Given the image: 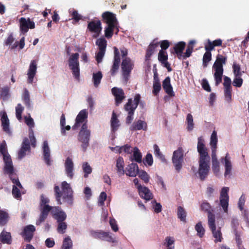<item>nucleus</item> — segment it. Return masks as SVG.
Returning <instances> with one entry per match:
<instances>
[{"label":"nucleus","instance_id":"1","mask_svg":"<svg viewBox=\"0 0 249 249\" xmlns=\"http://www.w3.org/2000/svg\"><path fill=\"white\" fill-rule=\"evenodd\" d=\"M197 151L199 154V167L196 175L201 180H204L209 172L210 158L205 144L204 139L202 136L197 138Z\"/></svg>","mask_w":249,"mask_h":249},{"label":"nucleus","instance_id":"2","mask_svg":"<svg viewBox=\"0 0 249 249\" xmlns=\"http://www.w3.org/2000/svg\"><path fill=\"white\" fill-rule=\"evenodd\" d=\"M0 152L3 156L4 174L8 176L10 179L18 178L16 169L14 167L10 155L7 152L5 142L0 144Z\"/></svg>","mask_w":249,"mask_h":249},{"label":"nucleus","instance_id":"3","mask_svg":"<svg viewBox=\"0 0 249 249\" xmlns=\"http://www.w3.org/2000/svg\"><path fill=\"white\" fill-rule=\"evenodd\" d=\"M103 18L107 26L105 29V36L110 38L113 35V30L116 29V33L118 32V23L114 14L109 12H106L103 14Z\"/></svg>","mask_w":249,"mask_h":249},{"label":"nucleus","instance_id":"4","mask_svg":"<svg viewBox=\"0 0 249 249\" xmlns=\"http://www.w3.org/2000/svg\"><path fill=\"white\" fill-rule=\"evenodd\" d=\"M62 192L58 186H55L54 192L56 200L58 204H61L60 198L62 197L65 199L70 200L72 198L73 191L70 184L64 181L61 183Z\"/></svg>","mask_w":249,"mask_h":249},{"label":"nucleus","instance_id":"5","mask_svg":"<svg viewBox=\"0 0 249 249\" xmlns=\"http://www.w3.org/2000/svg\"><path fill=\"white\" fill-rule=\"evenodd\" d=\"M226 60V58L225 56L218 54L213 64V68L215 71L214 77L216 85H218L222 81L223 73V64L225 63Z\"/></svg>","mask_w":249,"mask_h":249},{"label":"nucleus","instance_id":"6","mask_svg":"<svg viewBox=\"0 0 249 249\" xmlns=\"http://www.w3.org/2000/svg\"><path fill=\"white\" fill-rule=\"evenodd\" d=\"M79 54L78 53H71L68 59V66L73 76L77 80H79L80 67L79 62Z\"/></svg>","mask_w":249,"mask_h":249},{"label":"nucleus","instance_id":"7","mask_svg":"<svg viewBox=\"0 0 249 249\" xmlns=\"http://www.w3.org/2000/svg\"><path fill=\"white\" fill-rule=\"evenodd\" d=\"M49 202V198L45 195H42L41 196L40 206L41 213L38 219L36 220V225H39L43 222L46 218L49 212L52 210V207L48 205Z\"/></svg>","mask_w":249,"mask_h":249},{"label":"nucleus","instance_id":"8","mask_svg":"<svg viewBox=\"0 0 249 249\" xmlns=\"http://www.w3.org/2000/svg\"><path fill=\"white\" fill-rule=\"evenodd\" d=\"M208 226L212 231L215 243L220 242L223 239L220 227H216L215 224V217L213 214L209 213L208 215Z\"/></svg>","mask_w":249,"mask_h":249},{"label":"nucleus","instance_id":"9","mask_svg":"<svg viewBox=\"0 0 249 249\" xmlns=\"http://www.w3.org/2000/svg\"><path fill=\"white\" fill-rule=\"evenodd\" d=\"M184 151L181 147L178 148L173 154L172 162L177 171L179 172L183 163Z\"/></svg>","mask_w":249,"mask_h":249},{"label":"nucleus","instance_id":"10","mask_svg":"<svg viewBox=\"0 0 249 249\" xmlns=\"http://www.w3.org/2000/svg\"><path fill=\"white\" fill-rule=\"evenodd\" d=\"M89 136L90 131L88 129L87 124H84L82 126L78 136V140L82 143L81 146L84 150H85L89 145Z\"/></svg>","mask_w":249,"mask_h":249},{"label":"nucleus","instance_id":"11","mask_svg":"<svg viewBox=\"0 0 249 249\" xmlns=\"http://www.w3.org/2000/svg\"><path fill=\"white\" fill-rule=\"evenodd\" d=\"M220 163L223 165L225 169L224 175L225 177L231 174L232 169V163L231 158L229 153H227L224 157H221Z\"/></svg>","mask_w":249,"mask_h":249},{"label":"nucleus","instance_id":"12","mask_svg":"<svg viewBox=\"0 0 249 249\" xmlns=\"http://www.w3.org/2000/svg\"><path fill=\"white\" fill-rule=\"evenodd\" d=\"M229 188L224 187L222 188L220 196V204L225 213L228 212V207L229 205V196L228 193Z\"/></svg>","mask_w":249,"mask_h":249},{"label":"nucleus","instance_id":"13","mask_svg":"<svg viewBox=\"0 0 249 249\" xmlns=\"http://www.w3.org/2000/svg\"><path fill=\"white\" fill-rule=\"evenodd\" d=\"M10 180L13 183L12 192V195L15 198L18 199L20 197L21 193H24L23 188L21 185L18 177Z\"/></svg>","mask_w":249,"mask_h":249},{"label":"nucleus","instance_id":"14","mask_svg":"<svg viewBox=\"0 0 249 249\" xmlns=\"http://www.w3.org/2000/svg\"><path fill=\"white\" fill-rule=\"evenodd\" d=\"M19 27L21 32L25 34L28 32L29 28H35V24L29 18H21L19 19Z\"/></svg>","mask_w":249,"mask_h":249},{"label":"nucleus","instance_id":"15","mask_svg":"<svg viewBox=\"0 0 249 249\" xmlns=\"http://www.w3.org/2000/svg\"><path fill=\"white\" fill-rule=\"evenodd\" d=\"M88 28L93 34V37H97L102 30L101 23L99 20L91 21L89 23Z\"/></svg>","mask_w":249,"mask_h":249},{"label":"nucleus","instance_id":"16","mask_svg":"<svg viewBox=\"0 0 249 249\" xmlns=\"http://www.w3.org/2000/svg\"><path fill=\"white\" fill-rule=\"evenodd\" d=\"M231 79L225 76L224 78V95L225 100L230 102L231 100Z\"/></svg>","mask_w":249,"mask_h":249},{"label":"nucleus","instance_id":"17","mask_svg":"<svg viewBox=\"0 0 249 249\" xmlns=\"http://www.w3.org/2000/svg\"><path fill=\"white\" fill-rule=\"evenodd\" d=\"M25 123L29 127V137L31 143L34 147L36 145V139L34 135L33 128L34 127L35 123L34 120L31 116H26L24 118Z\"/></svg>","mask_w":249,"mask_h":249},{"label":"nucleus","instance_id":"18","mask_svg":"<svg viewBox=\"0 0 249 249\" xmlns=\"http://www.w3.org/2000/svg\"><path fill=\"white\" fill-rule=\"evenodd\" d=\"M37 72V63L35 60H32L27 71V82L29 84L33 83L34 77Z\"/></svg>","mask_w":249,"mask_h":249},{"label":"nucleus","instance_id":"19","mask_svg":"<svg viewBox=\"0 0 249 249\" xmlns=\"http://www.w3.org/2000/svg\"><path fill=\"white\" fill-rule=\"evenodd\" d=\"M65 172L67 176L70 179H72L74 174V163L72 160L67 158L64 163Z\"/></svg>","mask_w":249,"mask_h":249},{"label":"nucleus","instance_id":"20","mask_svg":"<svg viewBox=\"0 0 249 249\" xmlns=\"http://www.w3.org/2000/svg\"><path fill=\"white\" fill-rule=\"evenodd\" d=\"M87 117L88 112L86 109H83L80 111L76 118L75 123L72 126V128L73 129H76L81 125H82L84 124H86L85 122L86 121Z\"/></svg>","mask_w":249,"mask_h":249},{"label":"nucleus","instance_id":"21","mask_svg":"<svg viewBox=\"0 0 249 249\" xmlns=\"http://www.w3.org/2000/svg\"><path fill=\"white\" fill-rule=\"evenodd\" d=\"M140 100V96L139 95H135L134 100H132L131 99H129L127 103L125 106V110L127 111L128 113H130V112H134L139 104Z\"/></svg>","mask_w":249,"mask_h":249},{"label":"nucleus","instance_id":"22","mask_svg":"<svg viewBox=\"0 0 249 249\" xmlns=\"http://www.w3.org/2000/svg\"><path fill=\"white\" fill-rule=\"evenodd\" d=\"M51 213L53 217L57 220V222L63 221L67 217L65 213L62 211L59 207H52Z\"/></svg>","mask_w":249,"mask_h":249},{"label":"nucleus","instance_id":"23","mask_svg":"<svg viewBox=\"0 0 249 249\" xmlns=\"http://www.w3.org/2000/svg\"><path fill=\"white\" fill-rule=\"evenodd\" d=\"M133 63L129 58H125L123 60L122 69L123 75L125 78L129 74L133 67Z\"/></svg>","mask_w":249,"mask_h":249},{"label":"nucleus","instance_id":"24","mask_svg":"<svg viewBox=\"0 0 249 249\" xmlns=\"http://www.w3.org/2000/svg\"><path fill=\"white\" fill-rule=\"evenodd\" d=\"M158 60L161 63L162 65L165 67L169 71H172L170 65L167 61L168 55L166 51L161 50L158 54Z\"/></svg>","mask_w":249,"mask_h":249},{"label":"nucleus","instance_id":"25","mask_svg":"<svg viewBox=\"0 0 249 249\" xmlns=\"http://www.w3.org/2000/svg\"><path fill=\"white\" fill-rule=\"evenodd\" d=\"M1 117V125L3 130L8 134H11V132L9 127V120L8 118L7 114L5 111H2L0 112Z\"/></svg>","mask_w":249,"mask_h":249},{"label":"nucleus","instance_id":"26","mask_svg":"<svg viewBox=\"0 0 249 249\" xmlns=\"http://www.w3.org/2000/svg\"><path fill=\"white\" fill-rule=\"evenodd\" d=\"M140 188L138 190L139 194L142 198H144L146 201L150 200L153 198V195L150 190L146 187L142 186L140 187Z\"/></svg>","mask_w":249,"mask_h":249},{"label":"nucleus","instance_id":"27","mask_svg":"<svg viewBox=\"0 0 249 249\" xmlns=\"http://www.w3.org/2000/svg\"><path fill=\"white\" fill-rule=\"evenodd\" d=\"M43 159L48 165H51L52 160L50 159V151L48 142L45 141L43 144Z\"/></svg>","mask_w":249,"mask_h":249},{"label":"nucleus","instance_id":"28","mask_svg":"<svg viewBox=\"0 0 249 249\" xmlns=\"http://www.w3.org/2000/svg\"><path fill=\"white\" fill-rule=\"evenodd\" d=\"M30 142L28 138H25L22 144V146L18 152V157L20 159L23 158L30 150Z\"/></svg>","mask_w":249,"mask_h":249},{"label":"nucleus","instance_id":"29","mask_svg":"<svg viewBox=\"0 0 249 249\" xmlns=\"http://www.w3.org/2000/svg\"><path fill=\"white\" fill-rule=\"evenodd\" d=\"M139 171L138 165L136 163H132L126 167L125 174L128 176L135 177Z\"/></svg>","mask_w":249,"mask_h":249},{"label":"nucleus","instance_id":"30","mask_svg":"<svg viewBox=\"0 0 249 249\" xmlns=\"http://www.w3.org/2000/svg\"><path fill=\"white\" fill-rule=\"evenodd\" d=\"M212 170L213 173L218 176L220 172V162L218 160L216 153H212Z\"/></svg>","mask_w":249,"mask_h":249},{"label":"nucleus","instance_id":"31","mask_svg":"<svg viewBox=\"0 0 249 249\" xmlns=\"http://www.w3.org/2000/svg\"><path fill=\"white\" fill-rule=\"evenodd\" d=\"M130 130L136 131L147 129V124L145 122L141 120H139L137 122H134L129 128Z\"/></svg>","mask_w":249,"mask_h":249},{"label":"nucleus","instance_id":"32","mask_svg":"<svg viewBox=\"0 0 249 249\" xmlns=\"http://www.w3.org/2000/svg\"><path fill=\"white\" fill-rule=\"evenodd\" d=\"M162 87L165 92L170 96H174L175 94L170 83V78L167 77L163 81Z\"/></svg>","mask_w":249,"mask_h":249},{"label":"nucleus","instance_id":"33","mask_svg":"<svg viewBox=\"0 0 249 249\" xmlns=\"http://www.w3.org/2000/svg\"><path fill=\"white\" fill-rule=\"evenodd\" d=\"M114 62L111 70L112 74H113L118 70L120 62V53L118 49L116 47L114 48Z\"/></svg>","mask_w":249,"mask_h":249},{"label":"nucleus","instance_id":"34","mask_svg":"<svg viewBox=\"0 0 249 249\" xmlns=\"http://www.w3.org/2000/svg\"><path fill=\"white\" fill-rule=\"evenodd\" d=\"M112 92L115 97L116 104L118 105L124 98V92L121 89L113 88L112 89Z\"/></svg>","mask_w":249,"mask_h":249},{"label":"nucleus","instance_id":"35","mask_svg":"<svg viewBox=\"0 0 249 249\" xmlns=\"http://www.w3.org/2000/svg\"><path fill=\"white\" fill-rule=\"evenodd\" d=\"M124 162L122 157H119L116 160V169L118 175L120 176L124 174Z\"/></svg>","mask_w":249,"mask_h":249},{"label":"nucleus","instance_id":"36","mask_svg":"<svg viewBox=\"0 0 249 249\" xmlns=\"http://www.w3.org/2000/svg\"><path fill=\"white\" fill-rule=\"evenodd\" d=\"M35 230V227L32 225H29L25 227L23 234L25 239L30 241L33 236V233Z\"/></svg>","mask_w":249,"mask_h":249},{"label":"nucleus","instance_id":"37","mask_svg":"<svg viewBox=\"0 0 249 249\" xmlns=\"http://www.w3.org/2000/svg\"><path fill=\"white\" fill-rule=\"evenodd\" d=\"M217 142V133L215 131H213L211 136L210 142L212 153H216Z\"/></svg>","mask_w":249,"mask_h":249},{"label":"nucleus","instance_id":"38","mask_svg":"<svg viewBox=\"0 0 249 249\" xmlns=\"http://www.w3.org/2000/svg\"><path fill=\"white\" fill-rule=\"evenodd\" d=\"M132 155L131 157V160H134L138 163H140L142 160V154L139 149L135 147L133 148Z\"/></svg>","mask_w":249,"mask_h":249},{"label":"nucleus","instance_id":"39","mask_svg":"<svg viewBox=\"0 0 249 249\" xmlns=\"http://www.w3.org/2000/svg\"><path fill=\"white\" fill-rule=\"evenodd\" d=\"M0 241L4 244H11V236L10 233L3 231L0 234Z\"/></svg>","mask_w":249,"mask_h":249},{"label":"nucleus","instance_id":"40","mask_svg":"<svg viewBox=\"0 0 249 249\" xmlns=\"http://www.w3.org/2000/svg\"><path fill=\"white\" fill-rule=\"evenodd\" d=\"M185 43L184 42H180L176 44L174 47L176 53L179 59H181L183 56L182 51L184 49Z\"/></svg>","mask_w":249,"mask_h":249},{"label":"nucleus","instance_id":"41","mask_svg":"<svg viewBox=\"0 0 249 249\" xmlns=\"http://www.w3.org/2000/svg\"><path fill=\"white\" fill-rule=\"evenodd\" d=\"M82 169L83 172V176L87 178L92 173V169L88 162H84L82 164Z\"/></svg>","mask_w":249,"mask_h":249},{"label":"nucleus","instance_id":"42","mask_svg":"<svg viewBox=\"0 0 249 249\" xmlns=\"http://www.w3.org/2000/svg\"><path fill=\"white\" fill-rule=\"evenodd\" d=\"M111 127L113 131L117 130L120 126V122L116 114L113 112L110 120Z\"/></svg>","mask_w":249,"mask_h":249},{"label":"nucleus","instance_id":"43","mask_svg":"<svg viewBox=\"0 0 249 249\" xmlns=\"http://www.w3.org/2000/svg\"><path fill=\"white\" fill-rule=\"evenodd\" d=\"M158 45L159 44L157 42H155L154 41L149 45L146 54V59L149 58L151 55L155 52L156 49L157 47H158Z\"/></svg>","mask_w":249,"mask_h":249},{"label":"nucleus","instance_id":"44","mask_svg":"<svg viewBox=\"0 0 249 249\" xmlns=\"http://www.w3.org/2000/svg\"><path fill=\"white\" fill-rule=\"evenodd\" d=\"M177 215L178 218H179L180 221L186 222V212L183 207L181 206L178 207Z\"/></svg>","mask_w":249,"mask_h":249},{"label":"nucleus","instance_id":"45","mask_svg":"<svg viewBox=\"0 0 249 249\" xmlns=\"http://www.w3.org/2000/svg\"><path fill=\"white\" fill-rule=\"evenodd\" d=\"M175 240L173 237L167 236L165 239L164 245L167 249H174Z\"/></svg>","mask_w":249,"mask_h":249},{"label":"nucleus","instance_id":"46","mask_svg":"<svg viewBox=\"0 0 249 249\" xmlns=\"http://www.w3.org/2000/svg\"><path fill=\"white\" fill-rule=\"evenodd\" d=\"M187 129L189 131H191L194 127V123L193 117L191 114H188L186 117Z\"/></svg>","mask_w":249,"mask_h":249},{"label":"nucleus","instance_id":"47","mask_svg":"<svg viewBox=\"0 0 249 249\" xmlns=\"http://www.w3.org/2000/svg\"><path fill=\"white\" fill-rule=\"evenodd\" d=\"M9 215L8 213L3 211H0V226L5 225L9 220Z\"/></svg>","mask_w":249,"mask_h":249},{"label":"nucleus","instance_id":"48","mask_svg":"<svg viewBox=\"0 0 249 249\" xmlns=\"http://www.w3.org/2000/svg\"><path fill=\"white\" fill-rule=\"evenodd\" d=\"M102 78V74L101 71H98L97 72L93 73L92 79L94 86L96 87L98 86L100 83Z\"/></svg>","mask_w":249,"mask_h":249},{"label":"nucleus","instance_id":"49","mask_svg":"<svg viewBox=\"0 0 249 249\" xmlns=\"http://www.w3.org/2000/svg\"><path fill=\"white\" fill-rule=\"evenodd\" d=\"M10 88L7 87H4L0 89V97L3 100H6L10 97L9 93Z\"/></svg>","mask_w":249,"mask_h":249},{"label":"nucleus","instance_id":"50","mask_svg":"<svg viewBox=\"0 0 249 249\" xmlns=\"http://www.w3.org/2000/svg\"><path fill=\"white\" fill-rule=\"evenodd\" d=\"M153 88V91H152L153 93L155 95H157L158 93L160 92V91L161 89L160 83L159 80H158V79L154 78Z\"/></svg>","mask_w":249,"mask_h":249},{"label":"nucleus","instance_id":"51","mask_svg":"<svg viewBox=\"0 0 249 249\" xmlns=\"http://www.w3.org/2000/svg\"><path fill=\"white\" fill-rule=\"evenodd\" d=\"M72 247V242L71 238L69 236L64 238L61 249H71Z\"/></svg>","mask_w":249,"mask_h":249},{"label":"nucleus","instance_id":"52","mask_svg":"<svg viewBox=\"0 0 249 249\" xmlns=\"http://www.w3.org/2000/svg\"><path fill=\"white\" fill-rule=\"evenodd\" d=\"M101 239L113 243L116 241L115 238L111 235L110 233L104 231H103Z\"/></svg>","mask_w":249,"mask_h":249},{"label":"nucleus","instance_id":"53","mask_svg":"<svg viewBox=\"0 0 249 249\" xmlns=\"http://www.w3.org/2000/svg\"><path fill=\"white\" fill-rule=\"evenodd\" d=\"M138 175L144 183H147L150 179V176L148 173L144 170H141L139 172Z\"/></svg>","mask_w":249,"mask_h":249},{"label":"nucleus","instance_id":"54","mask_svg":"<svg viewBox=\"0 0 249 249\" xmlns=\"http://www.w3.org/2000/svg\"><path fill=\"white\" fill-rule=\"evenodd\" d=\"M195 230L197 232V235L199 237H202L205 234V229L201 222H199L195 226Z\"/></svg>","mask_w":249,"mask_h":249},{"label":"nucleus","instance_id":"55","mask_svg":"<svg viewBox=\"0 0 249 249\" xmlns=\"http://www.w3.org/2000/svg\"><path fill=\"white\" fill-rule=\"evenodd\" d=\"M153 148L155 156L160 159L161 161H164L165 160L164 157L161 153L159 146L157 144H154Z\"/></svg>","mask_w":249,"mask_h":249},{"label":"nucleus","instance_id":"56","mask_svg":"<svg viewBox=\"0 0 249 249\" xmlns=\"http://www.w3.org/2000/svg\"><path fill=\"white\" fill-rule=\"evenodd\" d=\"M96 45L99 47V50H104L106 51L107 47V41L104 38L98 39L96 42Z\"/></svg>","mask_w":249,"mask_h":249},{"label":"nucleus","instance_id":"57","mask_svg":"<svg viewBox=\"0 0 249 249\" xmlns=\"http://www.w3.org/2000/svg\"><path fill=\"white\" fill-rule=\"evenodd\" d=\"M22 99L25 104L28 107H30V94L27 89H24V92L22 95Z\"/></svg>","mask_w":249,"mask_h":249},{"label":"nucleus","instance_id":"58","mask_svg":"<svg viewBox=\"0 0 249 249\" xmlns=\"http://www.w3.org/2000/svg\"><path fill=\"white\" fill-rule=\"evenodd\" d=\"M233 74L234 76H241L243 71H241L240 66L239 64L235 63H233L232 66Z\"/></svg>","mask_w":249,"mask_h":249},{"label":"nucleus","instance_id":"59","mask_svg":"<svg viewBox=\"0 0 249 249\" xmlns=\"http://www.w3.org/2000/svg\"><path fill=\"white\" fill-rule=\"evenodd\" d=\"M58 225L57 227V231L60 233H64L65 232V231L67 228V225L65 222L63 221L58 222Z\"/></svg>","mask_w":249,"mask_h":249},{"label":"nucleus","instance_id":"60","mask_svg":"<svg viewBox=\"0 0 249 249\" xmlns=\"http://www.w3.org/2000/svg\"><path fill=\"white\" fill-rule=\"evenodd\" d=\"M212 54L210 52L207 51L203 57V63L204 67H207V63L211 60Z\"/></svg>","mask_w":249,"mask_h":249},{"label":"nucleus","instance_id":"61","mask_svg":"<svg viewBox=\"0 0 249 249\" xmlns=\"http://www.w3.org/2000/svg\"><path fill=\"white\" fill-rule=\"evenodd\" d=\"M23 107L20 104H18L16 107V117L18 120L21 119V114L23 111Z\"/></svg>","mask_w":249,"mask_h":249},{"label":"nucleus","instance_id":"62","mask_svg":"<svg viewBox=\"0 0 249 249\" xmlns=\"http://www.w3.org/2000/svg\"><path fill=\"white\" fill-rule=\"evenodd\" d=\"M241 76H234L232 83L234 86L238 88L242 86L243 80Z\"/></svg>","mask_w":249,"mask_h":249},{"label":"nucleus","instance_id":"63","mask_svg":"<svg viewBox=\"0 0 249 249\" xmlns=\"http://www.w3.org/2000/svg\"><path fill=\"white\" fill-rule=\"evenodd\" d=\"M152 209L156 213H159L161 211L162 206L160 203H158L155 201H152Z\"/></svg>","mask_w":249,"mask_h":249},{"label":"nucleus","instance_id":"64","mask_svg":"<svg viewBox=\"0 0 249 249\" xmlns=\"http://www.w3.org/2000/svg\"><path fill=\"white\" fill-rule=\"evenodd\" d=\"M107 197V195L105 192H103L101 193L98 198V205L100 206H103Z\"/></svg>","mask_w":249,"mask_h":249}]
</instances>
